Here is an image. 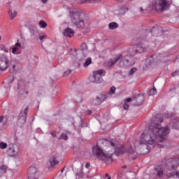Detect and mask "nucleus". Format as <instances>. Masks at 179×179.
I'll list each match as a JSON object with an SVG mask.
<instances>
[{"mask_svg": "<svg viewBox=\"0 0 179 179\" xmlns=\"http://www.w3.org/2000/svg\"><path fill=\"white\" fill-rule=\"evenodd\" d=\"M163 122V117L155 118L148 129H145L141 134L140 141H136L138 145H146L147 146H155L159 142L166 140L167 135L170 134V129L167 127H162L160 124Z\"/></svg>", "mask_w": 179, "mask_h": 179, "instance_id": "nucleus-1", "label": "nucleus"}, {"mask_svg": "<svg viewBox=\"0 0 179 179\" xmlns=\"http://www.w3.org/2000/svg\"><path fill=\"white\" fill-rule=\"evenodd\" d=\"M107 143L109 146L106 150H101L99 145H96L92 148V153L99 160H103V162L108 164H110V163L113 162V155H114V153L116 156H120L127 152L129 153V155L135 153V150L129 145L126 146L118 145L115 147V145L111 141H107Z\"/></svg>", "mask_w": 179, "mask_h": 179, "instance_id": "nucleus-2", "label": "nucleus"}, {"mask_svg": "<svg viewBox=\"0 0 179 179\" xmlns=\"http://www.w3.org/2000/svg\"><path fill=\"white\" fill-rule=\"evenodd\" d=\"M146 51V48L144 47L143 44L138 43L133 45L130 49V51L124 52L122 54L117 55L114 59H111L106 62V66L109 68L115 65L118 63L120 68H124L125 66H129L131 63L129 62V55H136V54H142Z\"/></svg>", "mask_w": 179, "mask_h": 179, "instance_id": "nucleus-3", "label": "nucleus"}, {"mask_svg": "<svg viewBox=\"0 0 179 179\" xmlns=\"http://www.w3.org/2000/svg\"><path fill=\"white\" fill-rule=\"evenodd\" d=\"M82 15V13L76 9H71L69 10V17L76 27H83L85 24Z\"/></svg>", "mask_w": 179, "mask_h": 179, "instance_id": "nucleus-4", "label": "nucleus"}, {"mask_svg": "<svg viewBox=\"0 0 179 179\" xmlns=\"http://www.w3.org/2000/svg\"><path fill=\"white\" fill-rule=\"evenodd\" d=\"M153 10L157 12H163L169 8V1L167 0H154L152 3Z\"/></svg>", "mask_w": 179, "mask_h": 179, "instance_id": "nucleus-5", "label": "nucleus"}, {"mask_svg": "<svg viewBox=\"0 0 179 179\" xmlns=\"http://www.w3.org/2000/svg\"><path fill=\"white\" fill-rule=\"evenodd\" d=\"M155 171H157V177H167L171 178V177H176L179 179V171L169 173L166 170L163 171L162 166H157L155 167Z\"/></svg>", "mask_w": 179, "mask_h": 179, "instance_id": "nucleus-6", "label": "nucleus"}, {"mask_svg": "<svg viewBox=\"0 0 179 179\" xmlns=\"http://www.w3.org/2000/svg\"><path fill=\"white\" fill-rule=\"evenodd\" d=\"M106 74L103 69L97 70L93 72V76L90 78L92 83H101L103 82V75Z\"/></svg>", "mask_w": 179, "mask_h": 179, "instance_id": "nucleus-7", "label": "nucleus"}, {"mask_svg": "<svg viewBox=\"0 0 179 179\" xmlns=\"http://www.w3.org/2000/svg\"><path fill=\"white\" fill-rule=\"evenodd\" d=\"M179 164V159L177 158L169 159L166 162V168L168 171H171V170H174V169H177Z\"/></svg>", "mask_w": 179, "mask_h": 179, "instance_id": "nucleus-8", "label": "nucleus"}, {"mask_svg": "<svg viewBox=\"0 0 179 179\" xmlns=\"http://www.w3.org/2000/svg\"><path fill=\"white\" fill-rule=\"evenodd\" d=\"M9 59L6 55H0V71H6L8 69Z\"/></svg>", "mask_w": 179, "mask_h": 179, "instance_id": "nucleus-9", "label": "nucleus"}, {"mask_svg": "<svg viewBox=\"0 0 179 179\" xmlns=\"http://www.w3.org/2000/svg\"><path fill=\"white\" fill-rule=\"evenodd\" d=\"M27 111H29V108H26L24 111L20 113L18 118L19 127H23V124L26 123V117H27Z\"/></svg>", "mask_w": 179, "mask_h": 179, "instance_id": "nucleus-10", "label": "nucleus"}, {"mask_svg": "<svg viewBox=\"0 0 179 179\" xmlns=\"http://www.w3.org/2000/svg\"><path fill=\"white\" fill-rule=\"evenodd\" d=\"M7 153H8V156L16 157V156H17V154L19 153V152H17L15 150V144L11 143V144L8 145Z\"/></svg>", "mask_w": 179, "mask_h": 179, "instance_id": "nucleus-11", "label": "nucleus"}, {"mask_svg": "<svg viewBox=\"0 0 179 179\" xmlns=\"http://www.w3.org/2000/svg\"><path fill=\"white\" fill-rule=\"evenodd\" d=\"M56 164H58V161L57 160V156H53L49 159V161L47 162V167L48 169H52Z\"/></svg>", "mask_w": 179, "mask_h": 179, "instance_id": "nucleus-12", "label": "nucleus"}, {"mask_svg": "<svg viewBox=\"0 0 179 179\" xmlns=\"http://www.w3.org/2000/svg\"><path fill=\"white\" fill-rule=\"evenodd\" d=\"M28 177H38L37 168L34 166L29 167L28 169Z\"/></svg>", "mask_w": 179, "mask_h": 179, "instance_id": "nucleus-13", "label": "nucleus"}, {"mask_svg": "<svg viewBox=\"0 0 179 179\" xmlns=\"http://www.w3.org/2000/svg\"><path fill=\"white\" fill-rule=\"evenodd\" d=\"M136 99V104L135 106H141V104H143V101H145V95L143 94H139Z\"/></svg>", "mask_w": 179, "mask_h": 179, "instance_id": "nucleus-14", "label": "nucleus"}, {"mask_svg": "<svg viewBox=\"0 0 179 179\" xmlns=\"http://www.w3.org/2000/svg\"><path fill=\"white\" fill-rule=\"evenodd\" d=\"M63 34L65 37H73L75 31L71 28H66L64 29Z\"/></svg>", "mask_w": 179, "mask_h": 179, "instance_id": "nucleus-15", "label": "nucleus"}, {"mask_svg": "<svg viewBox=\"0 0 179 179\" xmlns=\"http://www.w3.org/2000/svg\"><path fill=\"white\" fill-rule=\"evenodd\" d=\"M8 16L10 20H13L16 16H17V11L16 10H13L12 8H10L8 10Z\"/></svg>", "mask_w": 179, "mask_h": 179, "instance_id": "nucleus-16", "label": "nucleus"}, {"mask_svg": "<svg viewBox=\"0 0 179 179\" xmlns=\"http://www.w3.org/2000/svg\"><path fill=\"white\" fill-rule=\"evenodd\" d=\"M150 66H152V62H151V59H148L145 61V64L143 65V69H148V68H150Z\"/></svg>", "mask_w": 179, "mask_h": 179, "instance_id": "nucleus-17", "label": "nucleus"}, {"mask_svg": "<svg viewBox=\"0 0 179 179\" xmlns=\"http://www.w3.org/2000/svg\"><path fill=\"white\" fill-rule=\"evenodd\" d=\"M90 65H92V58H87L83 64V68H87Z\"/></svg>", "mask_w": 179, "mask_h": 179, "instance_id": "nucleus-18", "label": "nucleus"}, {"mask_svg": "<svg viewBox=\"0 0 179 179\" xmlns=\"http://www.w3.org/2000/svg\"><path fill=\"white\" fill-rule=\"evenodd\" d=\"M160 31H162V27L160 26L154 27L151 30V32L153 34L160 33Z\"/></svg>", "mask_w": 179, "mask_h": 179, "instance_id": "nucleus-19", "label": "nucleus"}, {"mask_svg": "<svg viewBox=\"0 0 179 179\" xmlns=\"http://www.w3.org/2000/svg\"><path fill=\"white\" fill-rule=\"evenodd\" d=\"M108 27H109L110 30H114V29H117V27H118V24H117V22H110L108 24Z\"/></svg>", "mask_w": 179, "mask_h": 179, "instance_id": "nucleus-20", "label": "nucleus"}, {"mask_svg": "<svg viewBox=\"0 0 179 179\" xmlns=\"http://www.w3.org/2000/svg\"><path fill=\"white\" fill-rule=\"evenodd\" d=\"M149 96H155V94H157V90H156L155 87L150 90L148 92Z\"/></svg>", "mask_w": 179, "mask_h": 179, "instance_id": "nucleus-21", "label": "nucleus"}, {"mask_svg": "<svg viewBox=\"0 0 179 179\" xmlns=\"http://www.w3.org/2000/svg\"><path fill=\"white\" fill-rule=\"evenodd\" d=\"M39 27H41V29H45V27H47V22L44 20H41L39 22Z\"/></svg>", "mask_w": 179, "mask_h": 179, "instance_id": "nucleus-22", "label": "nucleus"}, {"mask_svg": "<svg viewBox=\"0 0 179 179\" xmlns=\"http://www.w3.org/2000/svg\"><path fill=\"white\" fill-rule=\"evenodd\" d=\"M6 170H8V167L5 165L0 166V173L3 174L6 173Z\"/></svg>", "mask_w": 179, "mask_h": 179, "instance_id": "nucleus-23", "label": "nucleus"}, {"mask_svg": "<svg viewBox=\"0 0 179 179\" xmlns=\"http://www.w3.org/2000/svg\"><path fill=\"white\" fill-rule=\"evenodd\" d=\"M0 50L1 51H3V52H6L7 54H8V52H9V50H8V48H6V47L5 46L4 44L0 45Z\"/></svg>", "mask_w": 179, "mask_h": 179, "instance_id": "nucleus-24", "label": "nucleus"}, {"mask_svg": "<svg viewBox=\"0 0 179 179\" xmlns=\"http://www.w3.org/2000/svg\"><path fill=\"white\" fill-rule=\"evenodd\" d=\"M8 148V143L4 142H0V149H6Z\"/></svg>", "mask_w": 179, "mask_h": 179, "instance_id": "nucleus-25", "label": "nucleus"}, {"mask_svg": "<svg viewBox=\"0 0 179 179\" xmlns=\"http://www.w3.org/2000/svg\"><path fill=\"white\" fill-rule=\"evenodd\" d=\"M136 71H138V69L135 67L132 68L129 71V76H131V75H134V73H135V72H136Z\"/></svg>", "mask_w": 179, "mask_h": 179, "instance_id": "nucleus-26", "label": "nucleus"}, {"mask_svg": "<svg viewBox=\"0 0 179 179\" xmlns=\"http://www.w3.org/2000/svg\"><path fill=\"white\" fill-rule=\"evenodd\" d=\"M21 47H22V45H20V43L17 42L15 43V46L13 48H14L16 51H17Z\"/></svg>", "mask_w": 179, "mask_h": 179, "instance_id": "nucleus-27", "label": "nucleus"}, {"mask_svg": "<svg viewBox=\"0 0 179 179\" xmlns=\"http://www.w3.org/2000/svg\"><path fill=\"white\" fill-rule=\"evenodd\" d=\"M80 48L83 51H86V50H87V45H86V43H82Z\"/></svg>", "mask_w": 179, "mask_h": 179, "instance_id": "nucleus-28", "label": "nucleus"}, {"mask_svg": "<svg viewBox=\"0 0 179 179\" xmlns=\"http://www.w3.org/2000/svg\"><path fill=\"white\" fill-rule=\"evenodd\" d=\"M121 13H125V12H128V8L126 6H123L120 8Z\"/></svg>", "mask_w": 179, "mask_h": 179, "instance_id": "nucleus-29", "label": "nucleus"}, {"mask_svg": "<svg viewBox=\"0 0 179 179\" xmlns=\"http://www.w3.org/2000/svg\"><path fill=\"white\" fill-rule=\"evenodd\" d=\"M61 138L66 141L68 139V135L66 133H63L61 134Z\"/></svg>", "mask_w": 179, "mask_h": 179, "instance_id": "nucleus-30", "label": "nucleus"}, {"mask_svg": "<svg viewBox=\"0 0 179 179\" xmlns=\"http://www.w3.org/2000/svg\"><path fill=\"white\" fill-rule=\"evenodd\" d=\"M115 93V87H112L108 92L109 94H114Z\"/></svg>", "mask_w": 179, "mask_h": 179, "instance_id": "nucleus-31", "label": "nucleus"}, {"mask_svg": "<svg viewBox=\"0 0 179 179\" xmlns=\"http://www.w3.org/2000/svg\"><path fill=\"white\" fill-rule=\"evenodd\" d=\"M123 108L124 110H128V108H129V105H128V103H127L126 102H124V105H123Z\"/></svg>", "mask_w": 179, "mask_h": 179, "instance_id": "nucleus-32", "label": "nucleus"}, {"mask_svg": "<svg viewBox=\"0 0 179 179\" xmlns=\"http://www.w3.org/2000/svg\"><path fill=\"white\" fill-rule=\"evenodd\" d=\"M17 67V63L11 64V68L13 71H15V68Z\"/></svg>", "mask_w": 179, "mask_h": 179, "instance_id": "nucleus-33", "label": "nucleus"}, {"mask_svg": "<svg viewBox=\"0 0 179 179\" xmlns=\"http://www.w3.org/2000/svg\"><path fill=\"white\" fill-rule=\"evenodd\" d=\"M179 75V70L176 71L175 72L172 73V76H178Z\"/></svg>", "mask_w": 179, "mask_h": 179, "instance_id": "nucleus-34", "label": "nucleus"}, {"mask_svg": "<svg viewBox=\"0 0 179 179\" xmlns=\"http://www.w3.org/2000/svg\"><path fill=\"white\" fill-rule=\"evenodd\" d=\"M69 73H71V70H67L64 72V76H68V75H69Z\"/></svg>", "mask_w": 179, "mask_h": 179, "instance_id": "nucleus-35", "label": "nucleus"}, {"mask_svg": "<svg viewBox=\"0 0 179 179\" xmlns=\"http://www.w3.org/2000/svg\"><path fill=\"white\" fill-rule=\"evenodd\" d=\"M12 52L15 55L20 54V52H19L17 50H16V49H14L13 48L12 49Z\"/></svg>", "mask_w": 179, "mask_h": 179, "instance_id": "nucleus-36", "label": "nucleus"}, {"mask_svg": "<svg viewBox=\"0 0 179 179\" xmlns=\"http://www.w3.org/2000/svg\"><path fill=\"white\" fill-rule=\"evenodd\" d=\"M78 3H85V2H89V0H78Z\"/></svg>", "mask_w": 179, "mask_h": 179, "instance_id": "nucleus-37", "label": "nucleus"}, {"mask_svg": "<svg viewBox=\"0 0 179 179\" xmlns=\"http://www.w3.org/2000/svg\"><path fill=\"white\" fill-rule=\"evenodd\" d=\"M78 176H79L80 178H83L84 173L83 172L80 171L78 173Z\"/></svg>", "mask_w": 179, "mask_h": 179, "instance_id": "nucleus-38", "label": "nucleus"}, {"mask_svg": "<svg viewBox=\"0 0 179 179\" xmlns=\"http://www.w3.org/2000/svg\"><path fill=\"white\" fill-rule=\"evenodd\" d=\"M9 79H10V80L8 81L9 83H12V82H13L14 80L13 76H12L9 77Z\"/></svg>", "mask_w": 179, "mask_h": 179, "instance_id": "nucleus-39", "label": "nucleus"}, {"mask_svg": "<svg viewBox=\"0 0 179 179\" xmlns=\"http://www.w3.org/2000/svg\"><path fill=\"white\" fill-rule=\"evenodd\" d=\"M131 100H132V99H131V98H127V99L124 100V103H130Z\"/></svg>", "mask_w": 179, "mask_h": 179, "instance_id": "nucleus-40", "label": "nucleus"}, {"mask_svg": "<svg viewBox=\"0 0 179 179\" xmlns=\"http://www.w3.org/2000/svg\"><path fill=\"white\" fill-rule=\"evenodd\" d=\"M164 118H170L171 117V115H169V113H166L164 115Z\"/></svg>", "mask_w": 179, "mask_h": 179, "instance_id": "nucleus-41", "label": "nucleus"}, {"mask_svg": "<svg viewBox=\"0 0 179 179\" xmlns=\"http://www.w3.org/2000/svg\"><path fill=\"white\" fill-rule=\"evenodd\" d=\"M45 38V36H41L40 37H39V40H41V41H43V40H44Z\"/></svg>", "mask_w": 179, "mask_h": 179, "instance_id": "nucleus-42", "label": "nucleus"}, {"mask_svg": "<svg viewBox=\"0 0 179 179\" xmlns=\"http://www.w3.org/2000/svg\"><path fill=\"white\" fill-rule=\"evenodd\" d=\"M105 179H111V177L108 175V173H106L105 175Z\"/></svg>", "mask_w": 179, "mask_h": 179, "instance_id": "nucleus-43", "label": "nucleus"}, {"mask_svg": "<svg viewBox=\"0 0 179 179\" xmlns=\"http://www.w3.org/2000/svg\"><path fill=\"white\" fill-rule=\"evenodd\" d=\"M28 179H38V176L28 177Z\"/></svg>", "mask_w": 179, "mask_h": 179, "instance_id": "nucleus-44", "label": "nucleus"}, {"mask_svg": "<svg viewBox=\"0 0 179 179\" xmlns=\"http://www.w3.org/2000/svg\"><path fill=\"white\" fill-rule=\"evenodd\" d=\"M85 167L86 169H89V167H90V164L89 162H87L86 164H85Z\"/></svg>", "mask_w": 179, "mask_h": 179, "instance_id": "nucleus-45", "label": "nucleus"}, {"mask_svg": "<svg viewBox=\"0 0 179 179\" xmlns=\"http://www.w3.org/2000/svg\"><path fill=\"white\" fill-rule=\"evenodd\" d=\"M41 1L42 2V3H47V2H48V0H41Z\"/></svg>", "mask_w": 179, "mask_h": 179, "instance_id": "nucleus-46", "label": "nucleus"}, {"mask_svg": "<svg viewBox=\"0 0 179 179\" xmlns=\"http://www.w3.org/2000/svg\"><path fill=\"white\" fill-rule=\"evenodd\" d=\"M3 121V116H0V124Z\"/></svg>", "mask_w": 179, "mask_h": 179, "instance_id": "nucleus-47", "label": "nucleus"}, {"mask_svg": "<svg viewBox=\"0 0 179 179\" xmlns=\"http://www.w3.org/2000/svg\"><path fill=\"white\" fill-rule=\"evenodd\" d=\"M92 1H94V2H95L96 3H97L100 2L101 0H92Z\"/></svg>", "mask_w": 179, "mask_h": 179, "instance_id": "nucleus-48", "label": "nucleus"}, {"mask_svg": "<svg viewBox=\"0 0 179 179\" xmlns=\"http://www.w3.org/2000/svg\"><path fill=\"white\" fill-rule=\"evenodd\" d=\"M100 99H99V98H96V99H95V101H99Z\"/></svg>", "mask_w": 179, "mask_h": 179, "instance_id": "nucleus-49", "label": "nucleus"}, {"mask_svg": "<svg viewBox=\"0 0 179 179\" xmlns=\"http://www.w3.org/2000/svg\"><path fill=\"white\" fill-rule=\"evenodd\" d=\"M52 136H55V132L52 133Z\"/></svg>", "mask_w": 179, "mask_h": 179, "instance_id": "nucleus-50", "label": "nucleus"}, {"mask_svg": "<svg viewBox=\"0 0 179 179\" xmlns=\"http://www.w3.org/2000/svg\"><path fill=\"white\" fill-rule=\"evenodd\" d=\"M88 114H92V110H90V111L88 112Z\"/></svg>", "mask_w": 179, "mask_h": 179, "instance_id": "nucleus-51", "label": "nucleus"}, {"mask_svg": "<svg viewBox=\"0 0 179 179\" xmlns=\"http://www.w3.org/2000/svg\"><path fill=\"white\" fill-rule=\"evenodd\" d=\"M174 128H175L176 129H178V127H176V126H174Z\"/></svg>", "mask_w": 179, "mask_h": 179, "instance_id": "nucleus-52", "label": "nucleus"}, {"mask_svg": "<svg viewBox=\"0 0 179 179\" xmlns=\"http://www.w3.org/2000/svg\"><path fill=\"white\" fill-rule=\"evenodd\" d=\"M147 149H148V152H150V148H147Z\"/></svg>", "mask_w": 179, "mask_h": 179, "instance_id": "nucleus-53", "label": "nucleus"}, {"mask_svg": "<svg viewBox=\"0 0 179 179\" xmlns=\"http://www.w3.org/2000/svg\"><path fill=\"white\" fill-rule=\"evenodd\" d=\"M61 172L63 173L64 172V169L61 170Z\"/></svg>", "mask_w": 179, "mask_h": 179, "instance_id": "nucleus-54", "label": "nucleus"}, {"mask_svg": "<svg viewBox=\"0 0 179 179\" xmlns=\"http://www.w3.org/2000/svg\"><path fill=\"white\" fill-rule=\"evenodd\" d=\"M174 61H176V60H172V62H174Z\"/></svg>", "mask_w": 179, "mask_h": 179, "instance_id": "nucleus-55", "label": "nucleus"}, {"mask_svg": "<svg viewBox=\"0 0 179 179\" xmlns=\"http://www.w3.org/2000/svg\"><path fill=\"white\" fill-rule=\"evenodd\" d=\"M0 41H1V36H0Z\"/></svg>", "mask_w": 179, "mask_h": 179, "instance_id": "nucleus-56", "label": "nucleus"}]
</instances>
